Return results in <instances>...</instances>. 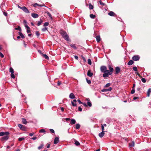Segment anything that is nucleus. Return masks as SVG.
I'll return each instance as SVG.
<instances>
[{"label":"nucleus","mask_w":151,"mask_h":151,"mask_svg":"<svg viewBox=\"0 0 151 151\" xmlns=\"http://www.w3.org/2000/svg\"><path fill=\"white\" fill-rule=\"evenodd\" d=\"M108 68L109 70H107L106 67L104 65L100 67V70L102 73H104L103 76L104 78L109 77V75H111L114 71L113 68L110 65H108Z\"/></svg>","instance_id":"nucleus-1"},{"label":"nucleus","mask_w":151,"mask_h":151,"mask_svg":"<svg viewBox=\"0 0 151 151\" xmlns=\"http://www.w3.org/2000/svg\"><path fill=\"white\" fill-rule=\"evenodd\" d=\"M63 122H69L70 123H76V120L74 119H72L70 120V118H63Z\"/></svg>","instance_id":"nucleus-2"},{"label":"nucleus","mask_w":151,"mask_h":151,"mask_svg":"<svg viewBox=\"0 0 151 151\" xmlns=\"http://www.w3.org/2000/svg\"><path fill=\"white\" fill-rule=\"evenodd\" d=\"M140 58V56L138 55H135L133 56L132 59L133 61H137L139 60Z\"/></svg>","instance_id":"nucleus-3"},{"label":"nucleus","mask_w":151,"mask_h":151,"mask_svg":"<svg viewBox=\"0 0 151 151\" xmlns=\"http://www.w3.org/2000/svg\"><path fill=\"white\" fill-rule=\"evenodd\" d=\"M21 9L22 10L25 12L27 13H29V12L25 6H24L21 8Z\"/></svg>","instance_id":"nucleus-4"},{"label":"nucleus","mask_w":151,"mask_h":151,"mask_svg":"<svg viewBox=\"0 0 151 151\" xmlns=\"http://www.w3.org/2000/svg\"><path fill=\"white\" fill-rule=\"evenodd\" d=\"M65 40H66V41H70V39L69 37V36L68 35L66 34L64 36H63V37Z\"/></svg>","instance_id":"nucleus-5"},{"label":"nucleus","mask_w":151,"mask_h":151,"mask_svg":"<svg viewBox=\"0 0 151 151\" xmlns=\"http://www.w3.org/2000/svg\"><path fill=\"white\" fill-rule=\"evenodd\" d=\"M112 89V88L111 87H110L108 88H104L101 90L102 92H106L107 91H111Z\"/></svg>","instance_id":"nucleus-6"},{"label":"nucleus","mask_w":151,"mask_h":151,"mask_svg":"<svg viewBox=\"0 0 151 151\" xmlns=\"http://www.w3.org/2000/svg\"><path fill=\"white\" fill-rule=\"evenodd\" d=\"M9 137L8 136H5L1 138V141H6L9 138Z\"/></svg>","instance_id":"nucleus-7"},{"label":"nucleus","mask_w":151,"mask_h":151,"mask_svg":"<svg viewBox=\"0 0 151 151\" xmlns=\"http://www.w3.org/2000/svg\"><path fill=\"white\" fill-rule=\"evenodd\" d=\"M108 14L109 15L111 16H113L114 17H117V15L112 11H110L109 12Z\"/></svg>","instance_id":"nucleus-8"},{"label":"nucleus","mask_w":151,"mask_h":151,"mask_svg":"<svg viewBox=\"0 0 151 151\" xmlns=\"http://www.w3.org/2000/svg\"><path fill=\"white\" fill-rule=\"evenodd\" d=\"M115 74L116 75L118 74L120 71V68L118 67H116L115 69Z\"/></svg>","instance_id":"nucleus-9"},{"label":"nucleus","mask_w":151,"mask_h":151,"mask_svg":"<svg viewBox=\"0 0 151 151\" xmlns=\"http://www.w3.org/2000/svg\"><path fill=\"white\" fill-rule=\"evenodd\" d=\"M60 33L62 35L63 37V36H64L65 35L67 34L66 32L63 29H61L60 30Z\"/></svg>","instance_id":"nucleus-10"},{"label":"nucleus","mask_w":151,"mask_h":151,"mask_svg":"<svg viewBox=\"0 0 151 151\" xmlns=\"http://www.w3.org/2000/svg\"><path fill=\"white\" fill-rule=\"evenodd\" d=\"M59 142V137H56L54 139V144H58Z\"/></svg>","instance_id":"nucleus-11"},{"label":"nucleus","mask_w":151,"mask_h":151,"mask_svg":"<svg viewBox=\"0 0 151 151\" xmlns=\"http://www.w3.org/2000/svg\"><path fill=\"white\" fill-rule=\"evenodd\" d=\"M91 70H89L87 72V76L90 77H91L93 75V73L91 72Z\"/></svg>","instance_id":"nucleus-12"},{"label":"nucleus","mask_w":151,"mask_h":151,"mask_svg":"<svg viewBox=\"0 0 151 151\" xmlns=\"http://www.w3.org/2000/svg\"><path fill=\"white\" fill-rule=\"evenodd\" d=\"M70 46L73 49L75 50H77L78 49V47H77L76 45L73 44H70Z\"/></svg>","instance_id":"nucleus-13"},{"label":"nucleus","mask_w":151,"mask_h":151,"mask_svg":"<svg viewBox=\"0 0 151 151\" xmlns=\"http://www.w3.org/2000/svg\"><path fill=\"white\" fill-rule=\"evenodd\" d=\"M33 6L34 7H36V6H45V5L44 4H43L42 5H40L38 4H37V3H35L34 4H33Z\"/></svg>","instance_id":"nucleus-14"},{"label":"nucleus","mask_w":151,"mask_h":151,"mask_svg":"<svg viewBox=\"0 0 151 151\" xmlns=\"http://www.w3.org/2000/svg\"><path fill=\"white\" fill-rule=\"evenodd\" d=\"M25 26L26 27L27 29V33H29L30 32V27L27 25V24H25Z\"/></svg>","instance_id":"nucleus-15"},{"label":"nucleus","mask_w":151,"mask_h":151,"mask_svg":"<svg viewBox=\"0 0 151 151\" xmlns=\"http://www.w3.org/2000/svg\"><path fill=\"white\" fill-rule=\"evenodd\" d=\"M129 147L130 148L134 147V141H132L131 143L129 144Z\"/></svg>","instance_id":"nucleus-16"},{"label":"nucleus","mask_w":151,"mask_h":151,"mask_svg":"<svg viewBox=\"0 0 151 151\" xmlns=\"http://www.w3.org/2000/svg\"><path fill=\"white\" fill-rule=\"evenodd\" d=\"M69 98L71 99H74L75 98V96L73 93H71L69 96Z\"/></svg>","instance_id":"nucleus-17"},{"label":"nucleus","mask_w":151,"mask_h":151,"mask_svg":"<svg viewBox=\"0 0 151 151\" xmlns=\"http://www.w3.org/2000/svg\"><path fill=\"white\" fill-rule=\"evenodd\" d=\"M105 131H102L99 134V136L101 137L102 138V137H103L104 134V132Z\"/></svg>","instance_id":"nucleus-18"},{"label":"nucleus","mask_w":151,"mask_h":151,"mask_svg":"<svg viewBox=\"0 0 151 151\" xmlns=\"http://www.w3.org/2000/svg\"><path fill=\"white\" fill-rule=\"evenodd\" d=\"M32 17L34 18H37L39 17L38 15L35 13L32 14Z\"/></svg>","instance_id":"nucleus-19"},{"label":"nucleus","mask_w":151,"mask_h":151,"mask_svg":"<svg viewBox=\"0 0 151 151\" xmlns=\"http://www.w3.org/2000/svg\"><path fill=\"white\" fill-rule=\"evenodd\" d=\"M134 62L132 60H130L127 63V65H131L134 63Z\"/></svg>","instance_id":"nucleus-20"},{"label":"nucleus","mask_w":151,"mask_h":151,"mask_svg":"<svg viewBox=\"0 0 151 151\" xmlns=\"http://www.w3.org/2000/svg\"><path fill=\"white\" fill-rule=\"evenodd\" d=\"M96 41L97 42H99L101 40V38L100 36H97L96 37Z\"/></svg>","instance_id":"nucleus-21"},{"label":"nucleus","mask_w":151,"mask_h":151,"mask_svg":"<svg viewBox=\"0 0 151 151\" xmlns=\"http://www.w3.org/2000/svg\"><path fill=\"white\" fill-rule=\"evenodd\" d=\"M151 92V88H149L147 92V96L148 97H149L150 96V93Z\"/></svg>","instance_id":"nucleus-22"},{"label":"nucleus","mask_w":151,"mask_h":151,"mask_svg":"<svg viewBox=\"0 0 151 151\" xmlns=\"http://www.w3.org/2000/svg\"><path fill=\"white\" fill-rule=\"evenodd\" d=\"M42 56L46 59L47 60L49 59V57L47 55L43 54Z\"/></svg>","instance_id":"nucleus-23"},{"label":"nucleus","mask_w":151,"mask_h":151,"mask_svg":"<svg viewBox=\"0 0 151 151\" xmlns=\"http://www.w3.org/2000/svg\"><path fill=\"white\" fill-rule=\"evenodd\" d=\"M75 144L77 146H79L80 145V144L79 142L78 141L75 139Z\"/></svg>","instance_id":"nucleus-24"},{"label":"nucleus","mask_w":151,"mask_h":151,"mask_svg":"<svg viewBox=\"0 0 151 151\" xmlns=\"http://www.w3.org/2000/svg\"><path fill=\"white\" fill-rule=\"evenodd\" d=\"M19 34L22 38L24 39L25 38V37L23 35V34L20 32H19Z\"/></svg>","instance_id":"nucleus-25"},{"label":"nucleus","mask_w":151,"mask_h":151,"mask_svg":"<svg viewBox=\"0 0 151 151\" xmlns=\"http://www.w3.org/2000/svg\"><path fill=\"white\" fill-rule=\"evenodd\" d=\"M15 30H19L20 32H21L22 30L21 28L19 26H18L17 27L15 28Z\"/></svg>","instance_id":"nucleus-26"},{"label":"nucleus","mask_w":151,"mask_h":151,"mask_svg":"<svg viewBox=\"0 0 151 151\" xmlns=\"http://www.w3.org/2000/svg\"><path fill=\"white\" fill-rule=\"evenodd\" d=\"M81 127V125L78 123L76 125V129H79Z\"/></svg>","instance_id":"nucleus-27"},{"label":"nucleus","mask_w":151,"mask_h":151,"mask_svg":"<svg viewBox=\"0 0 151 151\" xmlns=\"http://www.w3.org/2000/svg\"><path fill=\"white\" fill-rule=\"evenodd\" d=\"M26 128L25 127L22 125V127L21 130L23 131H26Z\"/></svg>","instance_id":"nucleus-28"},{"label":"nucleus","mask_w":151,"mask_h":151,"mask_svg":"<svg viewBox=\"0 0 151 151\" xmlns=\"http://www.w3.org/2000/svg\"><path fill=\"white\" fill-rule=\"evenodd\" d=\"M46 13L47 14V15L49 16V17L51 19H52V15L50 13L48 12H46Z\"/></svg>","instance_id":"nucleus-29"},{"label":"nucleus","mask_w":151,"mask_h":151,"mask_svg":"<svg viewBox=\"0 0 151 151\" xmlns=\"http://www.w3.org/2000/svg\"><path fill=\"white\" fill-rule=\"evenodd\" d=\"M44 146V145L43 144H42L40 145L38 147V149L39 150H40L41 149H42L43 147V146Z\"/></svg>","instance_id":"nucleus-30"},{"label":"nucleus","mask_w":151,"mask_h":151,"mask_svg":"<svg viewBox=\"0 0 151 151\" xmlns=\"http://www.w3.org/2000/svg\"><path fill=\"white\" fill-rule=\"evenodd\" d=\"M90 17L92 19H94L96 17V16L93 14H90Z\"/></svg>","instance_id":"nucleus-31"},{"label":"nucleus","mask_w":151,"mask_h":151,"mask_svg":"<svg viewBox=\"0 0 151 151\" xmlns=\"http://www.w3.org/2000/svg\"><path fill=\"white\" fill-rule=\"evenodd\" d=\"M9 72L11 73H14V71L13 69L12 68L10 67L9 69Z\"/></svg>","instance_id":"nucleus-32"},{"label":"nucleus","mask_w":151,"mask_h":151,"mask_svg":"<svg viewBox=\"0 0 151 151\" xmlns=\"http://www.w3.org/2000/svg\"><path fill=\"white\" fill-rule=\"evenodd\" d=\"M39 132L40 133H45L46 132L45 130L44 129H42L39 130Z\"/></svg>","instance_id":"nucleus-33"},{"label":"nucleus","mask_w":151,"mask_h":151,"mask_svg":"<svg viewBox=\"0 0 151 151\" xmlns=\"http://www.w3.org/2000/svg\"><path fill=\"white\" fill-rule=\"evenodd\" d=\"M42 22V20L41 19L40 21H39L38 22V23L37 24V26L40 25L41 24Z\"/></svg>","instance_id":"nucleus-34"},{"label":"nucleus","mask_w":151,"mask_h":151,"mask_svg":"<svg viewBox=\"0 0 151 151\" xmlns=\"http://www.w3.org/2000/svg\"><path fill=\"white\" fill-rule=\"evenodd\" d=\"M81 57L83 60V62L85 63L86 61V60L85 58L82 55H81Z\"/></svg>","instance_id":"nucleus-35"},{"label":"nucleus","mask_w":151,"mask_h":151,"mask_svg":"<svg viewBox=\"0 0 151 151\" xmlns=\"http://www.w3.org/2000/svg\"><path fill=\"white\" fill-rule=\"evenodd\" d=\"M93 6L91 5V4H89V9H93Z\"/></svg>","instance_id":"nucleus-36"},{"label":"nucleus","mask_w":151,"mask_h":151,"mask_svg":"<svg viewBox=\"0 0 151 151\" xmlns=\"http://www.w3.org/2000/svg\"><path fill=\"white\" fill-rule=\"evenodd\" d=\"M88 63L89 65H91L92 64L91 61L90 59L88 60Z\"/></svg>","instance_id":"nucleus-37"},{"label":"nucleus","mask_w":151,"mask_h":151,"mask_svg":"<svg viewBox=\"0 0 151 151\" xmlns=\"http://www.w3.org/2000/svg\"><path fill=\"white\" fill-rule=\"evenodd\" d=\"M71 104H72V106H76L77 107V105L76 103L74 102H73L71 101Z\"/></svg>","instance_id":"nucleus-38"},{"label":"nucleus","mask_w":151,"mask_h":151,"mask_svg":"<svg viewBox=\"0 0 151 151\" xmlns=\"http://www.w3.org/2000/svg\"><path fill=\"white\" fill-rule=\"evenodd\" d=\"M87 82L88 83L90 84L91 83V81L90 80H88L87 78L86 79Z\"/></svg>","instance_id":"nucleus-39"},{"label":"nucleus","mask_w":151,"mask_h":151,"mask_svg":"<svg viewBox=\"0 0 151 151\" xmlns=\"http://www.w3.org/2000/svg\"><path fill=\"white\" fill-rule=\"evenodd\" d=\"M135 71H137V69L136 67L134 66L132 68Z\"/></svg>","instance_id":"nucleus-40"},{"label":"nucleus","mask_w":151,"mask_h":151,"mask_svg":"<svg viewBox=\"0 0 151 151\" xmlns=\"http://www.w3.org/2000/svg\"><path fill=\"white\" fill-rule=\"evenodd\" d=\"M10 76L11 78L14 79L15 78V76L14 75V73H11Z\"/></svg>","instance_id":"nucleus-41"},{"label":"nucleus","mask_w":151,"mask_h":151,"mask_svg":"<svg viewBox=\"0 0 151 151\" xmlns=\"http://www.w3.org/2000/svg\"><path fill=\"white\" fill-rule=\"evenodd\" d=\"M110 85H111L110 83H108L106 84L105 85V86H104V87L105 88L108 87L109 86H110Z\"/></svg>","instance_id":"nucleus-42"},{"label":"nucleus","mask_w":151,"mask_h":151,"mask_svg":"<svg viewBox=\"0 0 151 151\" xmlns=\"http://www.w3.org/2000/svg\"><path fill=\"white\" fill-rule=\"evenodd\" d=\"M87 106H88L89 107H91L92 106V104L90 102H88L87 103Z\"/></svg>","instance_id":"nucleus-43"},{"label":"nucleus","mask_w":151,"mask_h":151,"mask_svg":"<svg viewBox=\"0 0 151 151\" xmlns=\"http://www.w3.org/2000/svg\"><path fill=\"white\" fill-rule=\"evenodd\" d=\"M141 81H142L144 83H145L146 82V79L145 78H142V79H141Z\"/></svg>","instance_id":"nucleus-44"},{"label":"nucleus","mask_w":151,"mask_h":151,"mask_svg":"<svg viewBox=\"0 0 151 151\" xmlns=\"http://www.w3.org/2000/svg\"><path fill=\"white\" fill-rule=\"evenodd\" d=\"M49 130L51 133H55L54 130L52 129H50Z\"/></svg>","instance_id":"nucleus-45"},{"label":"nucleus","mask_w":151,"mask_h":151,"mask_svg":"<svg viewBox=\"0 0 151 151\" xmlns=\"http://www.w3.org/2000/svg\"><path fill=\"white\" fill-rule=\"evenodd\" d=\"M22 123H27L26 119L25 118H22Z\"/></svg>","instance_id":"nucleus-46"},{"label":"nucleus","mask_w":151,"mask_h":151,"mask_svg":"<svg viewBox=\"0 0 151 151\" xmlns=\"http://www.w3.org/2000/svg\"><path fill=\"white\" fill-rule=\"evenodd\" d=\"M49 25V23L48 22H46L45 23L44 26L45 27L48 26Z\"/></svg>","instance_id":"nucleus-47"},{"label":"nucleus","mask_w":151,"mask_h":151,"mask_svg":"<svg viewBox=\"0 0 151 151\" xmlns=\"http://www.w3.org/2000/svg\"><path fill=\"white\" fill-rule=\"evenodd\" d=\"M24 138L23 137H20L18 139V141H21L24 140Z\"/></svg>","instance_id":"nucleus-48"},{"label":"nucleus","mask_w":151,"mask_h":151,"mask_svg":"<svg viewBox=\"0 0 151 151\" xmlns=\"http://www.w3.org/2000/svg\"><path fill=\"white\" fill-rule=\"evenodd\" d=\"M9 134V132H4V135H6V136H8V135Z\"/></svg>","instance_id":"nucleus-49"},{"label":"nucleus","mask_w":151,"mask_h":151,"mask_svg":"<svg viewBox=\"0 0 151 151\" xmlns=\"http://www.w3.org/2000/svg\"><path fill=\"white\" fill-rule=\"evenodd\" d=\"M35 34L37 37H39L40 35L38 31H36V32Z\"/></svg>","instance_id":"nucleus-50"},{"label":"nucleus","mask_w":151,"mask_h":151,"mask_svg":"<svg viewBox=\"0 0 151 151\" xmlns=\"http://www.w3.org/2000/svg\"><path fill=\"white\" fill-rule=\"evenodd\" d=\"M4 135V132H0V136H3Z\"/></svg>","instance_id":"nucleus-51"},{"label":"nucleus","mask_w":151,"mask_h":151,"mask_svg":"<svg viewBox=\"0 0 151 151\" xmlns=\"http://www.w3.org/2000/svg\"><path fill=\"white\" fill-rule=\"evenodd\" d=\"M141 88L139 87L137 88V91L138 92V93H140V90H141Z\"/></svg>","instance_id":"nucleus-52"},{"label":"nucleus","mask_w":151,"mask_h":151,"mask_svg":"<svg viewBox=\"0 0 151 151\" xmlns=\"http://www.w3.org/2000/svg\"><path fill=\"white\" fill-rule=\"evenodd\" d=\"M47 28L46 27H45L42 29V30L43 31H45L46 30H47Z\"/></svg>","instance_id":"nucleus-53"},{"label":"nucleus","mask_w":151,"mask_h":151,"mask_svg":"<svg viewBox=\"0 0 151 151\" xmlns=\"http://www.w3.org/2000/svg\"><path fill=\"white\" fill-rule=\"evenodd\" d=\"M135 92V90L134 89H133L131 91V94H133Z\"/></svg>","instance_id":"nucleus-54"},{"label":"nucleus","mask_w":151,"mask_h":151,"mask_svg":"<svg viewBox=\"0 0 151 151\" xmlns=\"http://www.w3.org/2000/svg\"><path fill=\"white\" fill-rule=\"evenodd\" d=\"M99 3L100 4L104 6L105 5V4L103 3L101 0L99 1Z\"/></svg>","instance_id":"nucleus-55"},{"label":"nucleus","mask_w":151,"mask_h":151,"mask_svg":"<svg viewBox=\"0 0 151 151\" xmlns=\"http://www.w3.org/2000/svg\"><path fill=\"white\" fill-rule=\"evenodd\" d=\"M3 14L4 15L6 16H7L8 14H7V13L6 12H3Z\"/></svg>","instance_id":"nucleus-56"},{"label":"nucleus","mask_w":151,"mask_h":151,"mask_svg":"<svg viewBox=\"0 0 151 151\" xmlns=\"http://www.w3.org/2000/svg\"><path fill=\"white\" fill-rule=\"evenodd\" d=\"M0 56L1 58H4V55L1 52H0Z\"/></svg>","instance_id":"nucleus-57"},{"label":"nucleus","mask_w":151,"mask_h":151,"mask_svg":"<svg viewBox=\"0 0 151 151\" xmlns=\"http://www.w3.org/2000/svg\"><path fill=\"white\" fill-rule=\"evenodd\" d=\"M78 110L79 111H82V109L81 106H79L78 107Z\"/></svg>","instance_id":"nucleus-58"},{"label":"nucleus","mask_w":151,"mask_h":151,"mask_svg":"<svg viewBox=\"0 0 151 151\" xmlns=\"http://www.w3.org/2000/svg\"><path fill=\"white\" fill-rule=\"evenodd\" d=\"M18 127H19V128H20V129H21L22 128V125L21 124H18Z\"/></svg>","instance_id":"nucleus-59"},{"label":"nucleus","mask_w":151,"mask_h":151,"mask_svg":"<svg viewBox=\"0 0 151 151\" xmlns=\"http://www.w3.org/2000/svg\"><path fill=\"white\" fill-rule=\"evenodd\" d=\"M37 137H33L32 138H30V139H33V140H35V139H37Z\"/></svg>","instance_id":"nucleus-60"},{"label":"nucleus","mask_w":151,"mask_h":151,"mask_svg":"<svg viewBox=\"0 0 151 151\" xmlns=\"http://www.w3.org/2000/svg\"><path fill=\"white\" fill-rule=\"evenodd\" d=\"M61 84V81H58V82L57 84H58V86L60 85Z\"/></svg>","instance_id":"nucleus-61"},{"label":"nucleus","mask_w":151,"mask_h":151,"mask_svg":"<svg viewBox=\"0 0 151 151\" xmlns=\"http://www.w3.org/2000/svg\"><path fill=\"white\" fill-rule=\"evenodd\" d=\"M77 101L80 104H82V103H83V102H82L80 99H78Z\"/></svg>","instance_id":"nucleus-62"},{"label":"nucleus","mask_w":151,"mask_h":151,"mask_svg":"<svg viewBox=\"0 0 151 151\" xmlns=\"http://www.w3.org/2000/svg\"><path fill=\"white\" fill-rule=\"evenodd\" d=\"M34 133H30L29 134V135L30 136H32L34 134Z\"/></svg>","instance_id":"nucleus-63"},{"label":"nucleus","mask_w":151,"mask_h":151,"mask_svg":"<svg viewBox=\"0 0 151 151\" xmlns=\"http://www.w3.org/2000/svg\"><path fill=\"white\" fill-rule=\"evenodd\" d=\"M82 104H83V106H84L85 107L87 106V105L85 103L83 102V103H82Z\"/></svg>","instance_id":"nucleus-64"}]
</instances>
